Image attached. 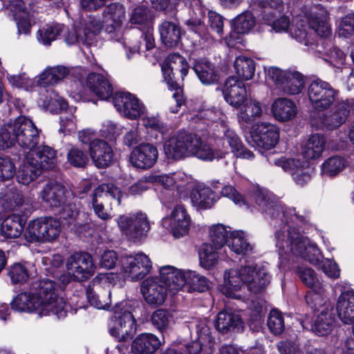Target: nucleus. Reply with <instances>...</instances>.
Masks as SVG:
<instances>
[{
	"mask_svg": "<svg viewBox=\"0 0 354 354\" xmlns=\"http://www.w3.org/2000/svg\"><path fill=\"white\" fill-rule=\"evenodd\" d=\"M328 13L321 5L304 6L297 14L290 25V19L286 16L272 21L268 15L266 19L272 24L273 29L277 32L289 31L292 37L304 44L305 46L312 44V37L308 29L313 30L318 35L326 37L331 33V28L328 23Z\"/></svg>",
	"mask_w": 354,
	"mask_h": 354,
	"instance_id": "obj_1",
	"label": "nucleus"
},
{
	"mask_svg": "<svg viewBox=\"0 0 354 354\" xmlns=\"http://www.w3.org/2000/svg\"><path fill=\"white\" fill-rule=\"evenodd\" d=\"M118 278L117 274L113 272L100 273L93 280L94 286H99L107 288L110 292V288L116 284Z\"/></svg>",
	"mask_w": 354,
	"mask_h": 354,
	"instance_id": "obj_63",
	"label": "nucleus"
},
{
	"mask_svg": "<svg viewBox=\"0 0 354 354\" xmlns=\"http://www.w3.org/2000/svg\"><path fill=\"white\" fill-rule=\"evenodd\" d=\"M354 33V14L343 17L339 23L338 34L340 37H348Z\"/></svg>",
	"mask_w": 354,
	"mask_h": 354,
	"instance_id": "obj_64",
	"label": "nucleus"
},
{
	"mask_svg": "<svg viewBox=\"0 0 354 354\" xmlns=\"http://www.w3.org/2000/svg\"><path fill=\"white\" fill-rule=\"evenodd\" d=\"M349 113V105L346 102H337L329 111L319 117L316 125L318 128L328 130L337 129L345 123Z\"/></svg>",
	"mask_w": 354,
	"mask_h": 354,
	"instance_id": "obj_22",
	"label": "nucleus"
},
{
	"mask_svg": "<svg viewBox=\"0 0 354 354\" xmlns=\"http://www.w3.org/2000/svg\"><path fill=\"white\" fill-rule=\"evenodd\" d=\"M22 133V118L19 115L0 128V150H6L19 143V136Z\"/></svg>",
	"mask_w": 354,
	"mask_h": 354,
	"instance_id": "obj_30",
	"label": "nucleus"
},
{
	"mask_svg": "<svg viewBox=\"0 0 354 354\" xmlns=\"http://www.w3.org/2000/svg\"><path fill=\"white\" fill-rule=\"evenodd\" d=\"M161 69L164 79L171 90H175L173 93L176 107L171 109L172 113L178 112V107H180L184 102V97L182 94V89L178 86L176 82L173 80L174 71H179L181 77L183 78L187 74L189 66L185 57L179 54H170L161 64Z\"/></svg>",
	"mask_w": 354,
	"mask_h": 354,
	"instance_id": "obj_9",
	"label": "nucleus"
},
{
	"mask_svg": "<svg viewBox=\"0 0 354 354\" xmlns=\"http://www.w3.org/2000/svg\"><path fill=\"white\" fill-rule=\"evenodd\" d=\"M324 50L326 56L324 59L331 65L336 68H340L344 65L346 56L341 50L333 46L330 48H324Z\"/></svg>",
	"mask_w": 354,
	"mask_h": 354,
	"instance_id": "obj_59",
	"label": "nucleus"
},
{
	"mask_svg": "<svg viewBox=\"0 0 354 354\" xmlns=\"http://www.w3.org/2000/svg\"><path fill=\"white\" fill-rule=\"evenodd\" d=\"M337 310L339 319L346 324L354 322V291L342 292L338 298Z\"/></svg>",
	"mask_w": 354,
	"mask_h": 354,
	"instance_id": "obj_36",
	"label": "nucleus"
},
{
	"mask_svg": "<svg viewBox=\"0 0 354 354\" xmlns=\"http://www.w3.org/2000/svg\"><path fill=\"white\" fill-rule=\"evenodd\" d=\"M192 205L198 210L211 208L216 201L214 192L208 187L198 185L190 195Z\"/></svg>",
	"mask_w": 354,
	"mask_h": 354,
	"instance_id": "obj_35",
	"label": "nucleus"
},
{
	"mask_svg": "<svg viewBox=\"0 0 354 354\" xmlns=\"http://www.w3.org/2000/svg\"><path fill=\"white\" fill-rule=\"evenodd\" d=\"M239 106L237 113V120L242 128H246L259 119L262 115L261 104L254 100H249Z\"/></svg>",
	"mask_w": 354,
	"mask_h": 354,
	"instance_id": "obj_34",
	"label": "nucleus"
},
{
	"mask_svg": "<svg viewBox=\"0 0 354 354\" xmlns=\"http://www.w3.org/2000/svg\"><path fill=\"white\" fill-rule=\"evenodd\" d=\"M116 222L122 234L134 241L145 237L150 230L148 218L146 214L141 212L120 215Z\"/></svg>",
	"mask_w": 354,
	"mask_h": 354,
	"instance_id": "obj_16",
	"label": "nucleus"
},
{
	"mask_svg": "<svg viewBox=\"0 0 354 354\" xmlns=\"http://www.w3.org/2000/svg\"><path fill=\"white\" fill-rule=\"evenodd\" d=\"M190 290L204 292L210 287V282L203 275L196 273L194 271L187 270L186 284Z\"/></svg>",
	"mask_w": 354,
	"mask_h": 354,
	"instance_id": "obj_53",
	"label": "nucleus"
},
{
	"mask_svg": "<svg viewBox=\"0 0 354 354\" xmlns=\"http://www.w3.org/2000/svg\"><path fill=\"white\" fill-rule=\"evenodd\" d=\"M160 346V341L154 335L143 333L138 336L132 342L131 351L134 354H152Z\"/></svg>",
	"mask_w": 354,
	"mask_h": 354,
	"instance_id": "obj_37",
	"label": "nucleus"
},
{
	"mask_svg": "<svg viewBox=\"0 0 354 354\" xmlns=\"http://www.w3.org/2000/svg\"><path fill=\"white\" fill-rule=\"evenodd\" d=\"M40 130L32 120L24 116V185L36 179L43 169H53L57 162L56 151L48 146L37 147Z\"/></svg>",
	"mask_w": 354,
	"mask_h": 354,
	"instance_id": "obj_3",
	"label": "nucleus"
},
{
	"mask_svg": "<svg viewBox=\"0 0 354 354\" xmlns=\"http://www.w3.org/2000/svg\"><path fill=\"white\" fill-rule=\"evenodd\" d=\"M275 236L280 258L286 259L288 257L295 256L312 264L319 262L322 258L319 250L309 239L301 236L296 228H289L286 234L285 231L277 232Z\"/></svg>",
	"mask_w": 354,
	"mask_h": 354,
	"instance_id": "obj_6",
	"label": "nucleus"
},
{
	"mask_svg": "<svg viewBox=\"0 0 354 354\" xmlns=\"http://www.w3.org/2000/svg\"><path fill=\"white\" fill-rule=\"evenodd\" d=\"M157 148L149 143H142L135 147L131 153L130 162L136 168L147 169L157 161Z\"/></svg>",
	"mask_w": 354,
	"mask_h": 354,
	"instance_id": "obj_24",
	"label": "nucleus"
},
{
	"mask_svg": "<svg viewBox=\"0 0 354 354\" xmlns=\"http://www.w3.org/2000/svg\"><path fill=\"white\" fill-rule=\"evenodd\" d=\"M194 70L203 84L209 85L218 80V74L214 66L207 61L196 62L194 66Z\"/></svg>",
	"mask_w": 354,
	"mask_h": 354,
	"instance_id": "obj_44",
	"label": "nucleus"
},
{
	"mask_svg": "<svg viewBox=\"0 0 354 354\" xmlns=\"http://www.w3.org/2000/svg\"><path fill=\"white\" fill-rule=\"evenodd\" d=\"M234 66L236 73L243 80H249L253 77L255 72V62L252 59L239 56L236 57Z\"/></svg>",
	"mask_w": 354,
	"mask_h": 354,
	"instance_id": "obj_50",
	"label": "nucleus"
},
{
	"mask_svg": "<svg viewBox=\"0 0 354 354\" xmlns=\"http://www.w3.org/2000/svg\"><path fill=\"white\" fill-rule=\"evenodd\" d=\"M250 145L261 151L274 148L279 140V128L269 122H261L252 126L247 138Z\"/></svg>",
	"mask_w": 354,
	"mask_h": 354,
	"instance_id": "obj_17",
	"label": "nucleus"
},
{
	"mask_svg": "<svg viewBox=\"0 0 354 354\" xmlns=\"http://www.w3.org/2000/svg\"><path fill=\"white\" fill-rule=\"evenodd\" d=\"M140 290L145 301L151 306L163 304L167 297V289L157 278L145 279L142 282Z\"/></svg>",
	"mask_w": 354,
	"mask_h": 354,
	"instance_id": "obj_25",
	"label": "nucleus"
},
{
	"mask_svg": "<svg viewBox=\"0 0 354 354\" xmlns=\"http://www.w3.org/2000/svg\"><path fill=\"white\" fill-rule=\"evenodd\" d=\"M179 174H162V175H150L146 177V181L149 183H157L165 188H171L172 187L176 186L178 188V184L177 180L178 179Z\"/></svg>",
	"mask_w": 354,
	"mask_h": 354,
	"instance_id": "obj_57",
	"label": "nucleus"
},
{
	"mask_svg": "<svg viewBox=\"0 0 354 354\" xmlns=\"http://www.w3.org/2000/svg\"><path fill=\"white\" fill-rule=\"evenodd\" d=\"M162 224L174 237L180 238L188 234L191 217L183 205H177L170 216L162 219Z\"/></svg>",
	"mask_w": 354,
	"mask_h": 354,
	"instance_id": "obj_19",
	"label": "nucleus"
},
{
	"mask_svg": "<svg viewBox=\"0 0 354 354\" xmlns=\"http://www.w3.org/2000/svg\"><path fill=\"white\" fill-rule=\"evenodd\" d=\"M274 164L290 173L295 182L300 186L304 185L311 179L313 170L306 160L281 157L274 160Z\"/></svg>",
	"mask_w": 354,
	"mask_h": 354,
	"instance_id": "obj_18",
	"label": "nucleus"
},
{
	"mask_svg": "<svg viewBox=\"0 0 354 354\" xmlns=\"http://www.w3.org/2000/svg\"><path fill=\"white\" fill-rule=\"evenodd\" d=\"M66 268L69 274L77 281H84L91 277L95 270L93 259L88 253H75L67 260Z\"/></svg>",
	"mask_w": 354,
	"mask_h": 354,
	"instance_id": "obj_21",
	"label": "nucleus"
},
{
	"mask_svg": "<svg viewBox=\"0 0 354 354\" xmlns=\"http://www.w3.org/2000/svg\"><path fill=\"white\" fill-rule=\"evenodd\" d=\"M334 317L330 310H324L317 317L313 326V330L317 335L324 336L329 334L333 327Z\"/></svg>",
	"mask_w": 354,
	"mask_h": 354,
	"instance_id": "obj_48",
	"label": "nucleus"
},
{
	"mask_svg": "<svg viewBox=\"0 0 354 354\" xmlns=\"http://www.w3.org/2000/svg\"><path fill=\"white\" fill-rule=\"evenodd\" d=\"M159 32L162 41L169 47L176 46L181 37L180 27L175 23L164 21L159 26Z\"/></svg>",
	"mask_w": 354,
	"mask_h": 354,
	"instance_id": "obj_41",
	"label": "nucleus"
},
{
	"mask_svg": "<svg viewBox=\"0 0 354 354\" xmlns=\"http://www.w3.org/2000/svg\"><path fill=\"white\" fill-rule=\"evenodd\" d=\"M113 104L121 115L131 120H136L145 113L144 104L130 93H116L113 97Z\"/></svg>",
	"mask_w": 354,
	"mask_h": 354,
	"instance_id": "obj_20",
	"label": "nucleus"
},
{
	"mask_svg": "<svg viewBox=\"0 0 354 354\" xmlns=\"http://www.w3.org/2000/svg\"><path fill=\"white\" fill-rule=\"evenodd\" d=\"M265 73L266 79L272 81L279 88H281L288 71H283L276 66H270L265 69Z\"/></svg>",
	"mask_w": 354,
	"mask_h": 354,
	"instance_id": "obj_62",
	"label": "nucleus"
},
{
	"mask_svg": "<svg viewBox=\"0 0 354 354\" xmlns=\"http://www.w3.org/2000/svg\"><path fill=\"white\" fill-rule=\"evenodd\" d=\"M164 151L169 159L178 160L192 156L203 161H213L225 157L227 150L214 147L203 141L201 138L180 131L167 140L164 145Z\"/></svg>",
	"mask_w": 354,
	"mask_h": 354,
	"instance_id": "obj_5",
	"label": "nucleus"
},
{
	"mask_svg": "<svg viewBox=\"0 0 354 354\" xmlns=\"http://www.w3.org/2000/svg\"><path fill=\"white\" fill-rule=\"evenodd\" d=\"M221 248L208 242L203 243L198 249L200 266L207 270L214 268L218 260V250Z\"/></svg>",
	"mask_w": 354,
	"mask_h": 354,
	"instance_id": "obj_42",
	"label": "nucleus"
},
{
	"mask_svg": "<svg viewBox=\"0 0 354 354\" xmlns=\"http://www.w3.org/2000/svg\"><path fill=\"white\" fill-rule=\"evenodd\" d=\"M151 319L153 325L162 330L172 322V316L167 310L158 309L152 314Z\"/></svg>",
	"mask_w": 354,
	"mask_h": 354,
	"instance_id": "obj_56",
	"label": "nucleus"
},
{
	"mask_svg": "<svg viewBox=\"0 0 354 354\" xmlns=\"http://www.w3.org/2000/svg\"><path fill=\"white\" fill-rule=\"evenodd\" d=\"M1 194L0 203L5 211L0 213L1 234L6 238H17L22 233V195L15 187Z\"/></svg>",
	"mask_w": 354,
	"mask_h": 354,
	"instance_id": "obj_7",
	"label": "nucleus"
},
{
	"mask_svg": "<svg viewBox=\"0 0 354 354\" xmlns=\"http://www.w3.org/2000/svg\"><path fill=\"white\" fill-rule=\"evenodd\" d=\"M218 113L219 114L220 112L212 109L206 110L200 113V117L206 118L207 120H212L216 123L214 127L216 128V129H214V130L216 131L215 132V135L216 136H220L221 133L223 135L234 156L240 158L252 160L254 158L253 152L244 147L239 136L234 131L227 127L225 121L222 119H221L219 122L216 121Z\"/></svg>",
	"mask_w": 354,
	"mask_h": 354,
	"instance_id": "obj_11",
	"label": "nucleus"
},
{
	"mask_svg": "<svg viewBox=\"0 0 354 354\" xmlns=\"http://www.w3.org/2000/svg\"><path fill=\"white\" fill-rule=\"evenodd\" d=\"M89 156L97 167L109 166L113 161V151L109 144L104 140H95L88 147Z\"/></svg>",
	"mask_w": 354,
	"mask_h": 354,
	"instance_id": "obj_29",
	"label": "nucleus"
},
{
	"mask_svg": "<svg viewBox=\"0 0 354 354\" xmlns=\"http://www.w3.org/2000/svg\"><path fill=\"white\" fill-rule=\"evenodd\" d=\"M59 281L58 286L50 279L36 282L31 292L24 295V312H38L44 315L54 314L59 319L66 317L70 306L59 296L58 291L64 289L70 281V277L63 274Z\"/></svg>",
	"mask_w": 354,
	"mask_h": 354,
	"instance_id": "obj_2",
	"label": "nucleus"
},
{
	"mask_svg": "<svg viewBox=\"0 0 354 354\" xmlns=\"http://www.w3.org/2000/svg\"><path fill=\"white\" fill-rule=\"evenodd\" d=\"M67 160L75 167H84L88 161L85 151L77 147H72L67 153Z\"/></svg>",
	"mask_w": 354,
	"mask_h": 354,
	"instance_id": "obj_58",
	"label": "nucleus"
},
{
	"mask_svg": "<svg viewBox=\"0 0 354 354\" xmlns=\"http://www.w3.org/2000/svg\"><path fill=\"white\" fill-rule=\"evenodd\" d=\"M223 94L225 101L236 108L241 106L246 101L247 91L245 84L234 76L225 80Z\"/></svg>",
	"mask_w": 354,
	"mask_h": 354,
	"instance_id": "obj_28",
	"label": "nucleus"
},
{
	"mask_svg": "<svg viewBox=\"0 0 354 354\" xmlns=\"http://www.w3.org/2000/svg\"><path fill=\"white\" fill-rule=\"evenodd\" d=\"M122 194L120 189L113 184H102L94 191L92 196V205L95 214L101 219L108 220L111 215L104 210V204L119 205Z\"/></svg>",
	"mask_w": 354,
	"mask_h": 354,
	"instance_id": "obj_15",
	"label": "nucleus"
},
{
	"mask_svg": "<svg viewBox=\"0 0 354 354\" xmlns=\"http://www.w3.org/2000/svg\"><path fill=\"white\" fill-rule=\"evenodd\" d=\"M304 86L303 75L297 71H288L281 88L285 94L297 95L301 92Z\"/></svg>",
	"mask_w": 354,
	"mask_h": 354,
	"instance_id": "obj_46",
	"label": "nucleus"
},
{
	"mask_svg": "<svg viewBox=\"0 0 354 354\" xmlns=\"http://www.w3.org/2000/svg\"><path fill=\"white\" fill-rule=\"evenodd\" d=\"M8 8L10 16L15 21L17 33L21 35L22 28V0H9Z\"/></svg>",
	"mask_w": 354,
	"mask_h": 354,
	"instance_id": "obj_60",
	"label": "nucleus"
},
{
	"mask_svg": "<svg viewBox=\"0 0 354 354\" xmlns=\"http://www.w3.org/2000/svg\"><path fill=\"white\" fill-rule=\"evenodd\" d=\"M255 25V18L252 12L245 11L233 20V28L239 34L248 33Z\"/></svg>",
	"mask_w": 354,
	"mask_h": 354,
	"instance_id": "obj_52",
	"label": "nucleus"
},
{
	"mask_svg": "<svg viewBox=\"0 0 354 354\" xmlns=\"http://www.w3.org/2000/svg\"><path fill=\"white\" fill-rule=\"evenodd\" d=\"M268 326L270 331L278 335L283 332L284 329V321L281 313L273 309L270 311L269 317L268 319Z\"/></svg>",
	"mask_w": 354,
	"mask_h": 354,
	"instance_id": "obj_61",
	"label": "nucleus"
},
{
	"mask_svg": "<svg viewBox=\"0 0 354 354\" xmlns=\"http://www.w3.org/2000/svg\"><path fill=\"white\" fill-rule=\"evenodd\" d=\"M89 90L98 98L106 100L113 95V88L108 78L101 74L90 73L86 79Z\"/></svg>",
	"mask_w": 354,
	"mask_h": 354,
	"instance_id": "obj_32",
	"label": "nucleus"
},
{
	"mask_svg": "<svg viewBox=\"0 0 354 354\" xmlns=\"http://www.w3.org/2000/svg\"><path fill=\"white\" fill-rule=\"evenodd\" d=\"M160 279L168 290L175 294L186 284L187 270L178 269L172 266H164L159 269Z\"/></svg>",
	"mask_w": 354,
	"mask_h": 354,
	"instance_id": "obj_26",
	"label": "nucleus"
},
{
	"mask_svg": "<svg viewBox=\"0 0 354 354\" xmlns=\"http://www.w3.org/2000/svg\"><path fill=\"white\" fill-rule=\"evenodd\" d=\"M102 27L103 26L97 17L90 15L82 27L84 37H81L80 39L85 42V44L91 45L95 37L100 32Z\"/></svg>",
	"mask_w": 354,
	"mask_h": 354,
	"instance_id": "obj_49",
	"label": "nucleus"
},
{
	"mask_svg": "<svg viewBox=\"0 0 354 354\" xmlns=\"http://www.w3.org/2000/svg\"><path fill=\"white\" fill-rule=\"evenodd\" d=\"M69 73L64 66H48L40 74L39 83L42 86L55 85L63 80Z\"/></svg>",
	"mask_w": 354,
	"mask_h": 354,
	"instance_id": "obj_43",
	"label": "nucleus"
},
{
	"mask_svg": "<svg viewBox=\"0 0 354 354\" xmlns=\"http://www.w3.org/2000/svg\"><path fill=\"white\" fill-rule=\"evenodd\" d=\"M64 26L62 24L48 26L39 30V40L45 45H49L64 30Z\"/></svg>",
	"mask_w": 354,
	"mask_h": 354,
	"instance_id": "obj_55",
	"label": "nucleus"
},
{
	"mask_svg": "<svg viewBox=\"0 0 354 354\" xmlns=\"http://www.w3.org/2000/svg\"><path fill=\"white\" fill-rule=\"evenodd\" d=\"M47 95L42 94L38 100V105L50 112L64 111L67 107V103L62 97L53 91H46Z\"/></svg>",
	"mask_w": 354,
	"mask_h": 354,
	"instance_id": "obj_47",
	"label": "nucleus"
},
{
	"mask_svg": "<svg viewBox=\"0 0 354 354\" xmlns=\"http://www.w3.org/2000/svg\"><path fill=\"white\" fill-rule=\"evenodd\" d=\"M348 166V161L341 156H332L321 165L322 175L333 177L342 171Z\"/></svg>",
	"mask_w": 354,
	"mask_h": 354,
	"instance_id": "obj_51",
	"label": "nucleus"
},
{
	"mask_svg": "<svg viewBox=\"0 0 354 354\" xmlns=\"http://www.w3.org/2000/svg\"><path fill=\"white\" fill-rule=\"evenodd\" d=\"M126 301L116 304L114 308V315L109 323L110 334L119 341H124L131 337L136 333V322L131 314L124 310Z\"/></svg>",
	"mask_w": 354,
	"mask_h": 354,
	"instance_id": "obj_14",
	"label": "nucleus"
},
{
	"mask_svg": "<svg viewBox=\"0 0 354 354\" xmlns=\"http://www.w3.org/2000/svg\"><path fill=\"white\" fill-rule=\"evenodd\" d=\"M69 192L61 183L50 180L43 187L39 193V197L48 206L59 207L64 205Z\"/></svg>",
	"mask_w": 354,
	"mask_h": 354,
	"instance_id": "obj_27",
	"label": "nucleus"
},
{
	"mask_svg": "<svg viewBox=\"0 0 354 354\" xmlns=\"http://www.w3.org/2000/svg\"><path fill=\"white\" fill-rule=\"evenodd\" d=\"M326 146V138L321 133L308 137L301 145V154L307 160H315L322 156Z\"/></svg>",
	"mask_w": 354,
	"mask_h": 354,
	"instance_id": "obj_33",
	"label": "nucleus"
},
{
	"mask_svg": "<svg viewBox=\"0 0 354 354\" xmlns=\"http://www.w3.org/2000/svg\"><path fill=\"white\" fill-rule=\"evenodd\" d=\"M104 30L109 34H115V40L122 37L121 27L126 19L124 6L119 3H112L105 8L104 12Z\"/></svg>",
	"mask_w": 354,
	"mask_h": 354,
	"instance_id": "obj_23",
	"label": "nucleus"
},
{
	"mask_svg": "<svg viewBox=\"0 0 354 354\" xmlns=\"http://www.w3.org/2000/svg\"><path fill=\"white\" fill-rule=\"evenodd\" d=\"M229 248L238 254H248L253 251V246L248 242L243 231H233L228 240Z\"/></svg>",
	"mask_w": 354,
	"mask_h": 354,
	"instance_id": "obj_45",
	"label": "nucleus"
},
{
	"mask_svg": "<svg viewBox=\"0 0 354 354\" xmlns=\"http://www.w3.org/2000/svg\"><path fill=\"white\" fill-rule=\"evenodd\" d=\"M298 276L301 281L313 292L314 295L309 293L307 297V302L310 297H315V299H319L320 295L324 292V286L322 282L317 277L314 270L309 268H299Z\"/></svg>",
	"mask_w": 354,
	"mask_h": 354,
	"instance_id": "obj_39",
	"label": "nucleus"
},
{
	"mask_svg": "<svg viewBox=\"0 0 354 354\" xmlns=\"http://www.w3.org/2000/svg\"><path fill=\"white\" fill-rule=\"evenodd\" d=\"M196 327V339L187 346L189 354H198L203 347L212 348V337L206 323L201 322Z\"/></svg>",
	"mask_w": 354,
	"mask_h": 354,
	"instance_id": "obj_38",
	"label": "nucleus"
},
{
	"mask_svg": "<svg viewBox=\"0 0 354 354\" xmlns=\"http://www.w3.org/2000/svg\"><path fill=\"white\" fill-rule=\"evenodd\" d=\"M119 266L120 274L124 279L136 281L143 279L150 272L152 262L147 254L140 252L122 256Z\"/></svg>",
	"mask_w": 354,
	"mask_h": 354,
	"instance_id": "obj_12",
	"label": "nucleus"
},
{
	"mask_svg": "<svg viewBox=\"0 0 354 354\" xmlns=\"http://www.w3.org/2000/svg\"><path fill=\"white\" fill-rule=\"evenodd\" d=\"M223 279L221 292L227 297L239 299L243 287L246 286L250 291L258 292L270 283V276L266 266L248 263L226 270Z\"/></svg>",
	"mask_w": 354,
	"mask_h": 354,
	"instance_id": "obj_4",
	"label": "nucleus"
},
{
	"mask_svg": "<svg viewBox=\"0 0 354 354\" xmlns=\"http://www.w3.org/2000/svg\"><path fill=\"white\" fill-rule=\"evenodd\" d=\"M62 225L59 221L52 216H44L30 221L25 234L30 242L52 243L60 235Z\"/></svg>",
	"mask_w": 354,
	"mask_h": 354,
	"instance_id": "obj_10",
	"label": "nucleus"
},
{
	"mask_svg": "<svg viewBox=\"0 0 354 354\" xmlns=\"http://www.w3.org/2000/svg\"><path fill=\"white\" fill-rule=\"evenodd\" d=\"M250 196L263 212L272 218L279 219L281 223H288L289 220L293 222L303 220L301 216L296 214L294 208H286L281 204L274 203L271 199L270 193L264 189L254 187Z\"/></svg>",
	"mask_w": 354,
	"mask_h": 354,
	"instance_id": "obj_8",
	"label": "nucleus"
},
{
	"mask_svg": "<svg viewBox=\"0 0 354 354\" xmlns=\"http://www.w3.org/2000/svg\"><path fill=\"white\" fill-rule=\"evenodd\" d=\"M338 90L328 82L322 80L313 81L308 88V97L313 109L317 111H324L337 101Z\"/></svg>",
	"mask_w": 354,
	"mask_h": 354,
	"instance_id": "obj_13",
	"label": "nucleus"
},
{
	"mask_svg": "<svg viewBox=\"0 0 354 354\" xmlns=\"http://www.w3.org/2000/svg\"><path fill=\"white\" fill-rule=\"evenodd\" d=\"M228 234L229 231L225 225L221 224L213 225L209 229V243L217 246V248H222L227 241Z\"/></svg>",
	"mask_w": 354,
	"mask_h": 354,
	"instance_id": "obj_54",
	"label": "nucleus"
},
{
	"mask_svg": "<svg viewBox=\"0 0 354 354\" xmlns=\"http://www.w3.org/2000/svg\"><path fill=\"white\" fill-rule=\"evenodd\" d=\"M273 117L279 122H285L293 120L298 112L296 104L286 97L275 100L271 105Z\"/></svg>",
	"mask_w": 354,
	"mask_h": 354,
	"instance_id": "obj_31",
	"label": "nucleus"
},
{
	"mask_svg": "<svg viewBox=\"0 0 354 354\" xmlns=\"http://www.w3.org/2000/svg\"><path fill=\"white\" fill-rule=\"evenodd\" d=\"M215 326L218 331L227 333L232 330L242 328L243 322L238 314L232 311L224 310L218 314Z\"/></svg>",
	"mask_w": 354,
	"mask_h": 354,
	"instance_id": "obj_40",
	"label": "nucleus"
}]
</instances>
